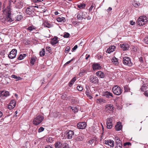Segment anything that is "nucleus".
<instances>
[{
	"mask_svg": "<svg viewBox=\"0 0 148 148\" xmlns=\"http://www.w3.org/2000/svg\"><path fill=\"white\" fill-rule=\"evenodd\" d=\"M77 89L79 91H81L83 90V88L81 86H77Z\"/></svg>",
	"mask_w": 148,
	"mask_h": 148,
	"instance_id": "8fccbe9b",
	"label": "nucleus"
},
{
	"mask_svg": "<svg viewBox=\"0 0 148 148\" xmlns=\"http://www.w3.org/2000/svg\"><path fill=\"white\" fill-rule=\"evenodd\" d=\"M23 16L21 14H20V13L16 17V20L17 21H19L21 20Z\"/></svg>",
	"mask_w": 148,
	"mask_h": 148,
	"instance_id": "c756f323",
	"label": "nucleus"
},
{
	"mask_svg": "<svg viewBox=\"0 0 148 148\" xmlns=\"http://www.w3.org/2000/svg\"><path fill=\"white\" fill-rule=\"evenodd\" d=\"M103 95L106 98H110V97H113V95L112 93L108 91H106L103 92Z\"/></svg>",
	"mask_w": 148,
	"mask_h": 148,
	"instance_id": "9d476101",
	"label": "nucleus"
},
{
	"mask_svg": "<svg viewBox=\"0 0 148 148\" xmlns=\"http://www.w3.org/2000/svg\"><path fill=\"white\" fill-rule=\"evenodd\" d=\"M69 147L68 144L66 143H63V146L62 148H69Z\"/></svg>",
	"mask_w": 148,
	"mask_h": 148,
	"instance_id": "09e8293b",
	"label": "nucleus"
},
{
	"mask_svg": "<svg viewBox=\"0 0 148 148\" xmlns=\"http://www.w3.org/2000/svg\"><path fill=\"white\" fill-rule=\"evenodd\" d=\"M71 109L75 113L77 112L78 110V109L77 107H72Z\"/></svg>",
	"mask_w": 148,
	"mask_h": 148,
	"instance_id": "4c0bfd02",
	"label": "nucleus"
},
{
	"mask_svg": "<svg viewBox=\"0 0 148 148\" xmlns=\"http://www.w3.org/2000/svg\"><path fill=\"white\" fill-rule=\"evenodd\" d=\"M44 119V117L40 115L36 116L33 121V124L37 125L40 123Z\"/></svg>",
	"mask_w": 148,
	"mask_h": 148,
	"instance_id": "f257e3e1",
	"label": "nucleus"
},
{
	"mask_svg": "<svg viewBox=\"0 0 148 148\" xmlns=\"http://www.w3.org/2000/svg\"><path fill=\"white\" fill-rule=\"evenodd\" d=\"M12 15H11V14L9 12H8L7 16L5 18V21L7 22H11L14 21V18H13Z\"/></svg>",
	"mask_w": 148,
	"mask_h": 148,
	"instance_id": "6e6552de",
	"label": "nucleus"
},
{
	"mask_svg": "<svg viewBox=\"0 0 148 148\" xmlns=\"http://www.w3.org/2000/svg\"><path fill=\"white\" fill-rule=\"evenodd\" d=\"M70 35L69 33L67 32H65L64 35L63 37L64 38H68Z\"/></svg>",
	"mask_w": 148,
	"mask_h": 148,
	"instance_id": "a18cd8bd",
	"label": "nucleus"
},
{
	"mask_svg": "<svg viewBox=\"0 0 148 148\" xmlns=\"http://www.w3.org/2000/svg\"><path fill=\"white\" fill-rule=\"evenodd\" d=\"M56 148H62L63 146V143L61 142H57L55 144Z\"/></svg>",
	"mask_w": 148,
	"mask_h": 148,
	"instance_id": "412c9836",
	"label": "nucleus"
},
{
	"mask_svg": "<svg viewBox=\"0 0 148 148\" xmlns=\"http://www.w3.org/2000/svg\"><path fill=\"white\" fill-rule=\"evenodd\" d=\"M77 6L80 9H82L85 8L86 5L84 3H82L80 4H78Z\"/></svg>",
	"mask_w": 148,
	"mask_h": 148,
	"instance_id": "473e14b6",
	"label": "nucleus"
},
{
	"mask_svg": "<svg viewBox=\"0 0 148 148\" xmlns=\"http://www.w3.org/2000/svg\"><path fill=\"white\" fill-rule=\"evenodd\" d=\"M133 5L135 7H137L139 5L137 3H134L133 4Z\"/></svg>",
	"mask_w": 148,
	"mask_h": 148,
	"instance_id": "052dcab7",
	"label": "nucleus"
},
{
	"mask_svg": "<svg viewBox=\"0 0 148 148\" xmlns=\"http://www.w3.org/2000/svg\"><path fill=\"white\" fill-rule=\"evenodd\" d=\"M51 49V48L49 47H47L46 48V50L48 51L50 50Z\"/></svg>",
	"mask_w": 148,
	"mask_h": 148,
	"instance_id": "bf43d9fd",
	"label": "nucleus"
},
{
	"mask_svg": "<svg viewBox=\"0 0 148 148\" xmlns=\"http://www.w3.org/2000/svg\"><path fill=\"white\" fill-rule=\"evenodd\" d=\"M89 79L90 82L93 84H98L99 82V79L95 76H91L90 77Z\"/></svg>",
	"mask_w": 148,
	"mask_h": 148,
	"instance_id": "39448f33",
	"label": "nucleus"
},
{
	"mask_svg": "<svg viewBox=\"0 0 148 148\" xmlns=\"http://www.w3.org/2000/svg\"><path fill=\"white\" fill-rule=\"evenodd\" d=\"M144 42L145 43L148 44V36L145 37L144 40Z\"/></svg>",
	"mask_w": 148,
	"mask_h": 148,
	"instance_id": "de8ad7c7",
	"label": "nucleus"
},
{
	"mask_svg": "<svg viewBox=\"0 0 148 148\" xmlns=\"http://www.w3.org/2000/svg\"><path fill=\"white\" fill-rule=\"evenodd\" d=\"M95 141V140L94 139H91L88 142V143H89L91 145Z\"/></svg>",
	"mask_w": 148,
	"mask_h": 148,
	"instance_id": "3c124183",
	"label": "nucleus"
},
{
	"mask_svg": "<svg viewBox=\"0 0 148 148\" xmlns=\"http://www.w3.org/2000/svg\"><path fill=\"white\" fill-rule=\"evenodd\" d=\"M12 78L16 79H17V80H20L21 79V77H18L17 76L14 75H12Z\"/></svg>",
	"mask_w": 148,
	"mask_h": 148,
	"instance_id": "c03bdc74",
	"label": "nucleus"
},
{
	"mask_svg": "<svg viewBox=\"0 0 148 148\" xmlns=\"http://www.w3.org/2000/svg\"><path fill=\"white\" fill-rule=\"evenodd\" d=\"M35 61V59L34 58H32L30 61V63L32 64V65L34 64V62Z\"/></svg>",
	"mask_w": 148,
	"mask_h": 148,
	"instance_id": "864d4df0",
	"label": "nucleus"
},
{
	"mask_svg": "<svg viewBox=\"0 0 148 148\" xmlns=\"http://www.w3.org/2000/svg\"><path fill=\"white\" fill-rule=\"evenodd\" d=\"M105 143L110 147H113L114 146V142L113 140H105Z\"/></svg>",
	"mask_w": 148,
	"mask_h": 148,
	"instance_id": "f8f14e48",
	"label": "nucleus"
},
{
	"mask_svg": "<svg viewBox=\"0 0 148 148\" xmlns=\"http://www.w3.org/2000/svg\"><path fill=\"white\" fill-rule=\"evenodd\" d=\"M116 48V47L114 46H111L108 48L106 52L108 53H110L114 51Z\"/></svg>",
	"mask_w": 148,
	"mask_h": 148,
	"instance_id": "9b49d317",
	"label": "nucleus"
},
{
	"mask_svg": "<svg viewBox=\"0 0 148 148\" xmlns=\"http://www.w3.org/2000/svg\"><path fill=\"white\" fill-rule=\"evenodd\" d=\"M17 50L16 49H13L10 53L8 55L9 58L11 59H13L15 58L16 56Z\"/></svg>",
	"mask_w": 148,
	"mask_h": 148,
	"instance_id": "20e7f679",
	"label": "nucleus"
},
{
	"mask_svg": "<svg viewBox=\"0 0 148 148\" xmlns=\"http://www.w3.org/2000/svg\"><path fill=\"white\" fill-rule=\"evenodd\" d=\"M130 24L132 25H134L135 24V23L134 22H133V21H130Z\"/></svg>",
	"mask_w": 148,
	"mask_h": 148,
	"instance_id": "774afa93",
	"label": "nucleus"
},
{
	"mask_svg": "<svg viewBox=\"0 0 148 148\" xmlns=\"http://www.w3.org/2000/svg\"><path fill=\"white\" fill-rule=\"evenodd\" d=\"M113 105L112 104H107L106 106L105 110L112 111L113 110Z\"/></svg>",
	"mask_w": 148,
	"mask_h": 148,
	"instance_id": "dca6fc26",
	"label": "nucleus"
},
{
	"mask_svg": "<svg viewBox=\"0 0 148 148\" xmlns=\"http://www.w3.org/2000/svg\"><path fill=\"white\" fill-rule=\"evenodd\" d=\"M78 47V46L77 45H76L75 46H74V47L72 48V50L73 51H74Z\"/></svg>",
	"mask_w": 148,
	"mask_h": 148,
	"instance_id": "13d9d810",
	"label": "nucleus"
},
{
	"mask_svg": "<svg viewBox=\"0 0 148 148\" xmlns=\"http://www.w3.org/2000/svg\"><path fill=\"white\" fill-rule=\"evenodd\" d=\"M131 145V143L130 142H126L124 143V146H125L126 145Z\"/></svg>",
	"mask_w": 148,
	"mask_h": 148,
	"instance_id": "6e6d98bb",
	"label": "nucleus"
},
{
	"mask_svg": "<svg viewBox=\"0 0 148 148\" xmlns=\"http://www.w3.org/2000/svg\"><path fill=\"white\" fill-rule=\"evenodd\" d=\"M122 62L123 64L129 66H131L133 65L130 58L127 56L123 58Z\"/></svg>",
	"mask_w": 148,
	"mask_h": 148,
	"instance_id": "7ed1b4c3",
	"label": "nucleus"
},
{
	"mask_svg": "<svg viewBox=\"0 0 148 148\" xmlns=\"http://www.w3.org/2000/svg\"><path fill=\"white\" fill-rule=\"evenodd\" d=\"M70 49V47L69 46H67L65 49V52H67V53L68 52H69V51Z\"/></svg>",
	"mask_w": 148,
	"mask_h": 148,
	"instance_id": "603ef678",
	"label": "nucleus"
},
{
	"mask_svg": "<svg viewBox=\"0 0 148 148\" xmlns=\"http://www.w3.org/2000/svg\"><path fill=\"white\" fill-rule=\"evenodd\" d=\"M36 28L34 26H32L28 27L27 28V29L29 31H32L33 29H35Z\"/></svg>",
	"mask_w": 148,
	"mask_h": 148,
	"instance_id": "a19ab883",
	"label": "nucleus"
},
{
	"mask_svg": "<svg viewBox=\"0 0 148 148\" xmlns=\"http://www.w3.org/2000/svg\"><path fill=\"white\" fill-rule=\"evenodd\" d=\"M9 95V92L7 91H0V97L1 96L6 97Z\"/></svg>",
	"mask_w": 148,
	"mask_h": 148,
	"instance_id": "4468645a",
	"label": "nucleus"
},
{
	"mask_svg": "<svg viewBox=\"0 0 148 148\" xmlns=\"http://www.w3.org/2000/svg\"><path fill=\"white\" fill-rule=\"evenodd\" d=\"M26 56V54H21L18 57V59L19 60H21L23 59Z\"/></svg>",
	"mask_w": 148,
	"mask_h": 148,
	"instance_id": "2f4dec72",
	"label": "nucleus"
},
{
	"mask_svg": "<svg viewBox=\"0 0 148 148\" xmlns=\"http://www.w3.org/2000/svg\"><path fill=\"white\" fill-rule=\"evenodd\" d=\"M143 16V22H142L143 23H141L140 25H145L147 21V17L146 16Z\"/></svg>",
	"mask_w": 148,
	"mask_h": 148,
	"instance_id": "cd10ccee",
	"label": "nucleus"
},
{
	"mask_svg": "<svg viewBox=\"0 0 148 148\" xmlns=\"http://www.w3.org/2000/svg\"><path fill=\"white\" fill-rule=\"evenodd\" d=\"M148 88V84H144L141 87L140 90L141 91H144L145 90Z\"/></svg>",
	"mask_w": 148,
	"mask_h": 148,
	"instance_id": "b1692460",
	"label": "nucleus"
},
{
	"mask_svg": "<svg viewBox=\"0 0 148 148\" xmlns=\"http://www.w3.org/2000/svg\"><path fill=\"white\" fill-rule=\"evenodd\" d=\"M43 0H34V1L36 3L38 2H42Z\"/></svg>",
	"mask_w": 148,
	"mask_h": 148,
	"instance_id": "69168bd1",
	"label": "nucleus"
},
{
	"mask_svg": "<svg viewBox=\"0 0 148 148\" xmlns=\"http://www.w3.org/2000/svg\"><path fill=\"white\" fill-rule=\"evenodd\" d=\"M116 148H122V145H116Z\"/></svg>",
	"mask_w": 148,
	"mask_h": 148,
	"instance_id": "0e129e2a",
	"label": "nucleus"
},
{
	"mask_svg": "<svg viewBox=\"0 0 148 148\" xmlns=\"http://www.w3.org/2000/svg\"><path fill=\"white\" fill-rule=\"evenodd\" d=\"M83 137L81 136H79L76 137L75 140L77 141H81L83 140Z\"/></svg>",
	"mask_w": 148,
	"mask_h": 148,
	"instance_id": "c9c22d12",
	"label": "nucleus"
},
{
	"mask_svg": "<svg viewBox=\"0 0 148 148\" xmlns=\"http://www.w3.org/2000/svg\"><path fill=\"white\" fill-rule=\"evenodd\" d=\"M16 102L15 100H12L10 101L9 104L15 107L16 105Z\"/></svg>",
	"mask_w": 148,
	"mask_h": 148,
	"instance_id": "72a5a7b5",
	"label": "nucleus"
},
{
	"mask_svg": "<svg viewBox=\"0 0 148 148\" xmlns=\"http://www.w3.org/2000/svg\"><path fill=\"white\" fill-rule=\"evenodd\" d=\"M120 47L122 48L123 51L128 50L129 47V45L127 44H123L122 45H120Z\"/></svg>",
	"mask_w": 148,
	"mask_h": 148,
	"instance_id": "ddd939ff",
	"label": "nucleus"
},
{
	"mask_svg": "<svg viewBox=\"0 0 148 148\" xmlns=\"http://www.w3.org/2000/svg\"><path fill=\"white\" fill-rule=\"evenodd\" d=\"M43 25L44 27H48V28H50L51 27V25L47 21H45L43 23Z\"/></svg>",
	"mask_w": 148,
	"mask_h": 148,
	"instance_id": "a878e982",
	"label": "nucleus"
},
{
	"mask_svg": "<svg viewBox=\"0 0 148 148\" xmlns=\"http://www.w3.org/2000/svg\"><path fill=\"white\" fill-rule=\"evenodd\" d=\"M86 95L89 97V98L90 99H91L92 97L91 95V94L89 92L88 90H86Z\"/></svg>",
	"mask_w": 148,
	"mask_h": 148,
	"instance_id": "ea45409f",
	"label": "nucleus"
},
{
	"mask_svg": "<svg viewBox=\"0 0 148 148\" xmlns=\"http://www.w3.org/2000/svg\"><path fill=\"white\" fill-rule=\"evenodd\" d=\"M16 7L18 9H20L22 8L23 4L21 2H18L16 5Z\"/></svg>",
	"mask_w": 148,
	"mask_h": 148,
	"instance_id": "c85d7f7f",
	"label": "nucleus"
},
{
	"mask_svg": "<svg viewBox=\"0 0 148 148\" xmlns=\"http://www.w3.org/2000/svg\"><path fill=\"white\" fill-rule=\"evenodd\" d=\"M64 134V136L68 139H71L74 135V132L72 130H67L65 132Z\"/></svg>",
	"mask_w": 148,
	"mask_h": 148,
	"instance_id": "423d86ee",
	"label": "nucleus"
},
{
	"mask_svg": "<svg viewBox=\"0 0 148 148\" xmlns=\"http://www.w3.org/2000/svg\"><path fill=\"white\" fill-rule=\"evenodd\" d=\"M143 16H140L138 19L137 20V24L140 26H142L140 25L141 23H143L142 22H143Z\"/></svg>",
	"mask_w": 148,
	"mask_h": 148,
	"instance_id": "5701e85b",
	"label": "nucleus"
},
{
	"mask_svg": "<svg viewBox=\"0 0 148 148\" xmlns=\"http://www.w3.org/2000/svg\"><path fill=\"white\" fill-rule=\"evenodd\" d=\"M115 143L116 144V145H122L121 143V141L120 140L118 137H115Z\"/></svg>",
	"mask_w": 148,
	"mask_h": 148,
	"instance_id": "4be33fe9",
	"label": "nucleus"
},
{
	"mask_svg": "<svg viewBox=\"0 0 148 148\" xmlns=\"http://www.w3.org/2000/svg\"><path fill=\"white\" fill-rule=\"evenodd\" d=\"M86 57L85 58V59L87 60L90 57V55L89 54H87L86 55Z\"/></svg>",
	"mask_w": 148,
	"mask_h": 148,
	"instance_id": "e2e57ef3",
	"label": "nucleus"
},
{
	"mask_svg": "<svg viewBox=\"0 0 148 148\" xmlns=\"http://www.w3.org/2000/svg\"><path fill=\"white\" fill-rule=\"evenodd\" d=\"M77 126L78 128L83 129L85 128L86 126V124L85 122H79L77 123Z\"/></svg>",
	"mask_w": 148,
	"mask_h": 148,
	"instance_id": "1a4fd4ad",
	"label": "nucleus"
},
{
	"mask_svg": "<svg viewBox=\"0 0 148 148\" xmlns=\"http://www.w3.org/2000/svg\"><path fill=\"white\" fill-rule=\"evenodd\" d=\"M112 61L115 65H117L119 63L117 59L115 57L113 58L112 60Z\"/></svg>",
	"mask_w": 148,
	"mask_h": 148,
	"instance_id": "393cba45",
	"label": "nucleus"
},
{
	"mask_svg": "<svg viewBox=\"0 0 148 148\" xmlns=\"http://www.w3.org/2000/svg\"><path fill=\"white\" fill-rule=\"evenodd\" d=\"M34 10L33 6H29L26 9L25 12L27 14L31 15L33 13Z\"/></svg>",
	"mask_w": 148,
	"mask_h": 148,
	"instance_id": "0eeeda50",
	"label": "nucleus"
},
{
	"mask_svg": "<svg viewBox=\"0 0 148 148\" xmlns=\"http://www.w3.org/2000/svg\"><path fill=\"white\" fill-rule=\"evenodd\" d=\"M14 108V107H13L10 104H9L8 107V108L9 110H11Z\"/></svg>",
	"mask_w": 148,
	"mask_h": 148,
	"instance_id": "5fc2aeb1",
	"label": "nucleus"
},
{
	"mask_svg": "<svg viewBox=\"0 0 148 148\" xmlns=\"http://www.w3.org/2000/svg\"><path fill=\"white\" fill-rule=\"evenodd\" d=\"M77 18L78 19H81L82 20L83 19H86V18H84V17L81 16V15L80 14H78L77 16Z\"/></svg>",
	"mask_w": 148,
	"mask_h": 148,
	"instance_id": "37998d69",
	"label": "nucleus"
},
{
	"mask_svg": "<svg viewBox=\"0 0 148 148\" xmlns=\"http://www.w3.org/2000/svg\"><path fill=\"white\" fill-rule=\"evenodd\" d=\"M45 128L43 127H40L38 130V133L41 132L44 130Z\"/></svg>",
	"mask_w": 148,
	"mask_h": 148,
	"instance_id": "49530a36",
	"label": "nucleus"
},
{
	"mask_svg": "<svg viewBox=\"0 0 148 148\" xmlns=\"http://www.w3.org/2000/svg\"><path fill=\"white\" fill-rule=\"evenodd\" d=\"M122 128V125L121 123H117L116 125H115V128L116 131H119L121 130Z\"/></svg>",
	"mask_w": 148,
	"mask_h": 148,
	"instance_id": "aec40b11",
	"label": "nucleus"
},
{
	"mask_svg": "<svg viewBox=\"0 0 148 148\" xmlns=\"http://www.w3.org/2000/svg\"><path fill=\"white\" fill-rule=\"evenodd\" d=\"M112 90L113 93L117 95H119L122 92L121 88L118 86H114L112 88Z\"/></svg>",
	"mask_w": 148,
	"mask_h": 148,
	"instance_id": "f03ea898",
	"label": "nucleus"
},
{
	"mask_svg": "<svg viewBox=\"0 0 148 148\" xmlns=\"http://www.w3.org/2000/svg\"><path fill=\"white\" fill-rule=\"evenodd\" d=\"M144 94L146 96L148 97V91H146L144 92Z\"/></svg>",
	"mask_w": 148,
	"mask_h": 148,
	"instance_id": "338daca9",
	"label": "nucleus"
},
{
	"mask_svg": "<svg viewBox=\"0 0 148 148\" xmlns=\"http://www.w3.org/2000/svg\"><path fill=\"white\" fill-rule=\"evenodd\" d=\"M66 95H63L61 97L62 99H66Z\"/></svg>",
	"mask_w": 148,
	"mask_h": 148,
	"instance_id": "4d7b16f0",
	"label": "nucleus"
},
{
	"mask_svg": "<svg viewBox=\"0 0 148 148\" xmlns=\"http://www.w3.org/2000/svg\"><path fill=\"white\" fill-rule=\"evenodd\" d=\"M76 79L75 77H73L70 82L69 83V86L71 87L74 82L75 81Z\"/></svg>",
	"mask_w": 148,
	"mask_h": 148,
	"instance_id": "bb28decb",
	"label": "nucleus"
},
{
	"mask_svg": "<svg viewBox=\"0 0 148 148\" xmlns=\"http://www.w3.org/2000/svg\"><path fill=\"white\" fill-rule=\"evenodd\" d=\"M92 68L94 70H95L97 69H101V67L99 64L98 63H95L93 64Z\"/></svg>",
	"mask_w": 148,
	"mask_h": 148,
	"instance_id": "2eb2a0df",
	"label": "nucleus"
},
{
	"mask_svg": "<svg viewBox=\"0 0 148 148\" xmlns=\"http://www.w3.org/2000/svg\"><path fill=\"white\" fill-rule=\"evenodd\" d=\"M46 11V9L45 8V6H44L40 5V7H39L37 11L38 12H40V13H44Z\"/></svg>",
	"mask_w": 148,
	"mask_h": 148,
	"instance_id": "a211bd4d",
	"label": "nucleus"
},
{
	"mask_svg": "<svg viewBox=\"0 0 148 148\" xmlns=\"http://www.w3.org/2000/svg\"><path fill=\"white\" fill-rule=\"evenodd\" d=\"M57 21L58 22H64L65 21V18L63 17H58L57 18Z\"/></svg>",
	"mask_w": 148,
	"mask_h": 148,
	"instance_id": "7c9ffc66",
	"label": "nucleus"
},
{
	"mask_svg": "<svg viewBox=\"0 0 148 148\" xmlns=\"http://www.w3.org/2000/svg\"><path fill=\"white\" fill-rule=\"evenodd\" d=\"M94 7V6L93 5H91L90 7V8L89 9V11H91L92 10L93 8Z\"/></svg>",
	"mask_w": 148,
	"mask_h": 148,
	"instance_id": "680f3d73",
	"label": "nucleus"
},
{
	"mask_svg": "<svg viewBox=\"0 0 148 148\" xmlns=\"http://www.w3.org/2000/svg\"><path fill=\"white\" fill-rule=\"evenodd\" d=\"M45 54V52L44 49H42V51H40L39 53V55L41 57L44 56Z\"/></svg>",
	"mask_w": 148,
	"mask_h": 148,
	"instance_id": "f704fd0d",
	"label": "nucleus"
},
{
	"mask_svg": "<svg viewBox=\"0 0 148 148\" xmlns=\"http://www.w3.org/2000/svg\"><path fill=\"white\" fill-rule=\"evenodd\" d=\"M107 127L108 129H111L112 126V123H106Z\"/></svg>",
	"mask_w": 148,
	"mask_h": 148,
	"instance_id": "79ce46f5",
	"label": "nucleus"
},
{
	"mask_svg": "<svg viewBox=\"0 0 148 148\" xmlns=\"http://www.w3.org/2000/svg\"><path fill=\"white\" fill-rule=\"evenodd\" d=\"M113 119V117H111L110 118H108L107 119L106 123H112V121Z\"/></svg>",
	"mask_w": 148,
	"mask_h": 148,
	"instance_id": "58836bf2",
	"label": "nucleus"
},
{
	"mask_svg": "<svg viewBox=\"0 0 148 148\" xmlns=\"http://www.w3.org/2000/svg\"><path fill=\"white\" fill-rule=\"evenodd\" d=\"M96 75L99 77L101 78H103L105 77V75L103 72L99 71L97 72L96 73Z\"/></svg>",
	"mask_w": 148,
	"mask_h": 148,
	"instance_id": "6ab92c4d",
	"label": "nucleus"
},
{
	"mask_svg": "<svg viewBox=\"0 0 148 148\" xmlns=\"http://www.w3.org/2000/svg\"><path fill=\"white\" fill-rule=\"evenodd\" d=\"M124 92H127L130 91V89L128 86L126 85L124 87Z\"/></svg>",
	"mask_w": 148,
	"mask_h": 148,
	"instance_id": "e433bc0d",
	"label": "nucleus"
},
{
	"mask_svg": "<svg viewBox=\"0 0 148 148\" xmlns=\"http://www.w3.org/2000/svg\"><path fill=\"white\" fill-rule=\"evenodd\" d=\"M57 37L53 38L51 40V43L52 45H54L56 44L58 42Z\"/></svg>",
	"mask_w": 148,
	"mask_h": 148,
	"instance_id": "f3484780",
	"label": "nucleus"
}]
</instances>
